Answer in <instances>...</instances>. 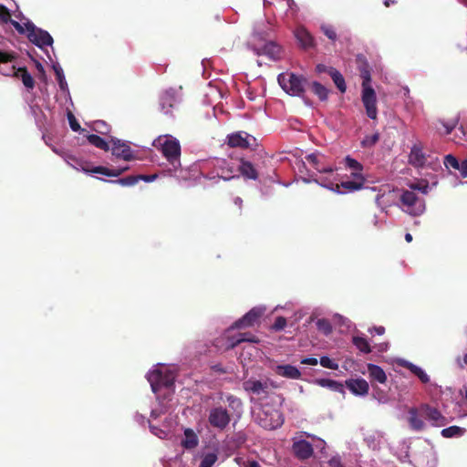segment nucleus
Wrapping results in <instances>:
<instances>
[{
    "instance_id": "obj_1",
    "label": "nucleus",
    "mask_w": 467,
    "mask_h": 467,
    "mask_svg": "<svg viewBox=\"0 0 467 467\" xmlns=\"http://www.w3.org/2000/svg\"><path fill=\"white\" fill-rule=\"evenodd\" d=\"M160 145V150L168 162L172 166L174 171L181 167V145L177 139L171 136L160 137L155 142L154 146Z\"/></svg>"
},
{
    "instance_id": "obj_2",
    "label": "nucleus",
    "mask_w": 467,
    "mask_h": 467,
    "mask_svg": "<svg viewBox=\"0 0 467 467\" xmlns=\"http://www.w3.org/2000/svg\"><path fill=\"white\" fill-rule=\"evenodd\" d=\"M351 176L353 178L352 181L342 182L340 184L336 183V189H334V183L328 181L327 178L319 177L314 181L321 186L333 190L337 192H341L340 188H343L345 192H350L362 189L366 182L364 176L358 172H351Z\"/></svg>"
},
{
    "instance_id": "obj_3",
    "label": "nucleus",
    "mask_w": 467,
    "mask_h": 467,
    "mask_svg": "<svg viewBox=\"0 0 467 467\" xmlns=\"http://www.w3.org/2000/svg\"><path fill=\"white\" fill-rule=\"evenodd\" d=\"M278 82L286 93L291 96L300 97L305 91L304 84L306 82V79L295 73H289L287 75L280 74L278 76Z\"/></svg>"
},
{
    "instance_id": "obj_4",
    "label": "nucleus",
    "mask_w": 467,
    "mask_h": 467,
    "mask_svg": "<svg viewBox=\"0 0 467 467\" xmlns=\"http://www.w3.org/2000/svg\"><path fill=\"white\" fill-rule=\"evenodd\" d=\"M400 202L406 207V212L413 216L420 215L425 210V203L414 192L404 191L400 195Z\"/></svg>"
},
{
    "instance_id": "obj_5",
    "label": "nucleus",
    "mask_w": 467,
    "mask_h": 467,
    "mask_svg": "<svg viewBox=\"0 0 467 467\" xmlns=\"http://www.w3.org/2000/svg\"><path fill=\"white\" fill-rule=\"evenodd\" d=\"M26 28L27 38L38 47L43 48L53 44V37L47 31L36 27L30 22L26 24Z\"/></svg>"
},
{
    "instance_id": "obj_6",
    "label": "nucleus",
    "mask_w": 467,
    "mask_h": 467,
    "mask_svg": "<svg viewBox=\"0 0 467 467\" xmlns=\"http://www.w3.org/2000/svg\"><path fill=\"white\" fill-rule=\"evenodd\" d=\"M231 421V416L228 410L223 407L213 408L208 415L210 425L220 431L224 430Z\"/></svg>"
},
{
    "instance_id": "obj_7",
    "label": "nucleus",
    "mask_w": 467,
    "mask_h": 467,
    "mask_svg": "<svg viewBox=\"0 0 467 467\" xmlns=\"http://www.w3.org/2000/svg\"><path fill=\"white\" fill-rule=\"evenodd\" d=\"M361 99L366 109L367 116L371 119H377V97L373 88H363Z\"/></svg>"
},
{
    "instance_id": "obj_8",
    "label": "nucleus",
    "mask_w": 467,
    "mask_h": 467,
    "mask_svg": "<svg viewBox=\"0 0 467 467\" xmlns=\"http://www.w3.org/2000/svg\"><path fill=\"white\" fill-rule=\"evenodd\" d=\"M255 138L245 131H236L227 136V145L231 148L248 149Z\"/></svg>"
},
{
    "instance_id": "obj_9",
    "label": "nucleus",
    "mask_w": 467,
    "mask_h": 467,
    "mask_svg": "<svg viewBox=\"0 0 467 467\" xmlns=\"http://www.w3.org/2000/svg\"><path fill=\"white\" fill-rule=\"evenodd\" d=\"M263 308L254 307L249 312H247L243 317L236 320L231 328L233 329H240L253 327L255 323L258 322L259 318L264 314Z\"/></svg>"
},
{
    "instance_id": "obj_10",
    "label": "nucleus",
    "mask_w": 467,
    "mask_h": 467,
    "mask_svg": "<svg viewBox=\"0 0 467 467\" xmlns=\"http://www.w3.org/2000/svg\"><path fill=\"white\" fill-rule=\"evenodd\" d=\"M0 72L5 76H15L20 78L24 86L28 89H33L35 87V80L25 67L16 68L15 66H12L6 71L0 69Z\"/></svg>"
},
{
    "instance_id": "obj_11",
    "label": "nucleus",
    "mask_w": 467,
    "mask_h": 467,
    "mask_svg": "<svg viewBox=\"0 0 467 467\" xmlns=\"http://www.w3.org/2000/svg\"><path fill=\"white\" fill-rule=\"evenodd\" d=\"M147 379L154 393H157L161 387L169 388L173 384L172 380L163 375L161 370H153L150 372Z\"/></svg>"
},
{
    "instance_id": "obj_12",
    "label": "nucleus",
    "mask_w": 467,
    "mask_h": 467,
    "mask_svg": "<svg viewBox=\"0 0 467 467\" xmlns=\"http://www.w3.org/2000/svg\"><path fill=\"white\" fill-rule=\"evenodd\" d=\"M110 143L111 152L114 156L125 161H130L133 158L131 149L127 143L116 138H111Z\"/></svg>"
},
{
    "instance_id": "obj_13",
    "label": "nucleus",
    "mask_w": 467,
    "mask_h": 467,
    "mask_svg": "<svg viewBox=\"0 0 467 467\" xmlns=\"http://www.w3.org/2000/svg\"><path fill=\"white\" fill-rule=\"evenodd\" d=\"M420 411L433 425L444 426L446 424V418L436 408L423 404L420 406Z\"/></svg>"
},
{
    "instance_id": "obj_14",
    "label": "nucleus",
    "mask_w": 467,
    "mask_h": 467,
    "mask_svg": "<svg viewBox=\"0 0 467 467\" xmlns=\"http://www.w3.org/2000/svg\"><path fill=\"white\" fill-rule=\"evenodd\" d=\"M265 418L259 417V424L264 429L274 430L280 427L284 422L282 414L278 410H274L269 415L265 413Z\"/></svg>"
},
{
    "instance_id": "obj_15",
    "label": "nucleus",
    "mask_w": 467,
    "mask_h": 467,
    "mask_svg": "<svg viewBox=\"0 0 467 467\" xmlns=\"http://www.w3.org/2000/svg\"><path fill=\"white\" fill-rule=\"evenodd\" d=\"M347 388L357 396H365L368 393L369 386L364 379H351L346 380Z\"/></svg>"
},
{
    "instance_id": "obj_16",
    "label": "nucleus",
    "mask_w": 467,
    "mask_h": 467,
    "mask_svg": "<svg viewBox=\"0 0 467 467\" xmlns=\"http://www.w3.org/2000/svg\"><path fill=\"white\" fill-rule=\"evenodd\" d=\"M293 452L298 459L306 460L312 456L314 451L310 442L301 440L294 442Z\"/></svg>"
},
{
    "instance_id": "obj_17",
    "label": "nucleus",
    "mask_w": 467,
    "mask_h": 467,
    "mask_svg": "<svg viewBox=\"0 0 467 467\" xmlns=\"http://www.w3.org/2000/svg\"><path fill=\"white\" fill-rule=\"evenodd\" d=\"M243 342L259 343V338L250 332L239 333L236 337H228L226 349H233Z\"/></svg>"
},
{
    "instance_id": "obj_18",
    "label": "nucleus",
    "mask_w": 467,
    "mask_h": 467,
    "mask_svg": "<svg viewBox=\"0 0 467 467\" xmlns=\"http://www.w3.org/2000/svg\"><path fill=\"white\" fill-rule=\"evenodd\" d=\"M243 388L245 391L251 392L255 395L267 394L268 385L267 382L250 379L243 382Z\"/></svg>"
},
{
    "instance_id": "obj_19",
    "label": "nucleus",
    "mask_w": 467,
    "mask_h": 467,
    "mask_svg": "<svg viewBox=\"0 0 467 467\" xmlns=\"http://www.w3.org/2000/svg\"><path fill=\"white\" fill-rule=\"evenodd\" d=\"M409 162L414 167H423L426 162L425 154L422 151V146L420 144H415L412 146L410 155H409Z\"/></svg>"
},
{
    "instance_id": "obj_20",
    "label": "nucleus",
    "mask_w": 467,
    "mask_h": 467,
    "mask_svg": "<svg viewBox=\"0 0 467 467\" xmlns=\"http://www.w3.org/2000/svg\"><path fill=\"white\" fill-rule=\"evenodd\" d=\"M176 102L175 92L173 89L165 90L160 97L161 110L164 114H169Z\"/></svg>"
},
{
    "instance_id": "obj_21",
    "label": "nucleus",
    "mask_w": 467,
    "mask_h": 467,
    "mask_svg": "<svg viewBox=\"0 0 467 467\" xmlns=\"http://www.w3.org/2000/svg\"><path fill=\"white\" fill-rule=\"evenodd\" d=\"M295 35L298 43L304 49L315 47L314 37L305 27L296 28Z\"/></svg>"
},
{
    "instance_id": "obj_22",
    "label": "nucleus",
    "mask_w": 467,
    "mask_h": 467,
    "mask_svg": "<svg viewBox=\"0 0 467 467\" xmlns=\"http://www.w3.org/2000/svg\"><path fill=\"white\" fill-rule=\"evenodd\" d=\"M275 373L286 379H298L301 378L299 369L292 365H278L275 368Z\"/></svg>"
},
{
    "instance_id": "obj_23",
    "label": "nucleus",
    "mask_w": 467,
    "mask_h": 467,
    "mask_svg": "<svg viewBox=\"0 0 467 467\" xmlns=\"http://www.w3.org/2000/svg\"><path fill=\"white\" fill-rule=\"evenodd\" d=\"M368 372L371 380L384 384L387 381V375L383 368L375 364H368Z\"/></svg>"
},
{
    "instance_id": "obj_24",
    "label": "nucleus",
    "mask_w": 467,
    "mask_h": 467,
    "mask_svg": "<svg viewBox=\"0 0 467 467\" xmlns=\"http://www.w3.org/2000/svg\"><path fill=\"white\" fill-rule=\"evenodd\" d=\"M199 443V440L195 432L192 429H186L184 431V439L181 444L187 450L194 449Z\"/></svg>"
},
{
    "instance_id": "obj_25",
    "label": "nucleus",
    "mask_w": 467,
    "mask_h": 467,
    "mask_svg": "<svg viewBox=\"0 0 467 467\" xmlns=\"http://www.w3.org/2000/svg\"><path fill=\"white\" fill-rule=\"evenodd\" d=\"M306 159L320 173H333L336 170L331 166L321 165L318 156L315 153L308 154Z\"/></svg>"
},
{
    "instance_id": "obj_26",
    "label": "nucleus",
    "mask_w": 467,
    "mask_h": 467,
    "mask_svg": "<svg viewBox=\"0 0 467 467\" xmlns=\"http://www.w3.org/2000/svg\"><path fill=\"white\" fill-rule=\"evenodd\" d=\"M327 74L331 77V78L333 79L335 85L339 89V91L341 93L346 92L347 86H346V82H345V79H344L342 74L334 67H329L327 69Z\"/></svg>"
},
{
    "instance_id": "obj_27",
    "label": "nucleus",
    "mask_w": 467,
    "mask_h": 467,
    "mask_svg": "<svg viewBox=\"0 0 467 467\" xmlns=\"http://www.w3.org/2000/svg\"><path fill=\"white\" fill-rule=\"evenodd\" d=\"M240 172L243 176L248 179L256 180L258 177V173L254 167V165L248 161H241V164L239 167Z\"/></svg>"
},
{
    "instance_id": "obj_28",
    "label": "nucleus",
    "mask_w": 467,
    "mask_h": 467,
    "mask_svg": "<svg viewBox=\"0 0 467 467\" xmlns=\"http://www.w3.org/2000/svg\"><path fill=\"white\" fill-rule=\"evenodd\" d=\"M317 383L320 387L330 389L333 391H337V392H339L342 394L345 393L343 384H341L340 382H338L337 380L330 379H317Z\"/></svg>"
},
{
    "instance_id": "obj_29",
    "label": "nucleus",
    "mask_w": 467,
    "mask_h": 467,
    "mask_svg": "<svg viewBox=\"0 0 467 467\" xmlns=\"http://www.w3.org/2000/svg\"><path fill=\"white\" fill-rule=\"evenodd\" d=\"M409 414H410L409 422H410V427L414 431H422L424 429L425 425H424L423 420L418 416L417 409L411 408L409 410Z\"/></svg>"
},
{
    "instance_id": "obj_30",
    "label": "nucleus",
    "mask_w": 467,
    "mask_h": 467,
    "mask_svg": "<svg viewBox=\"0 0 467 467\" xmlns=\"http://www.w3.org/2000/svg\"><path fill=\"white\" fill-rule=\"evenodd\" d=\"M88 141L98 149L109 151L110 150L109 143H108L103 138L96 134H89L87 137Z\"/></svg>"
},
{
    "instance_id": "obj_31",
    "label": "nucleus",
    "mask_w": 467,
    "mask_h": 467,
    "mask_svg": "<svg viewBox=\"0 0 467 467\" xmlns=\"http://www.w3.org/2000/svg\"><path fill=\"white\" fill-rule=\"evenodd\" d=\"M404 367L410 369L414 375H416L422 383H428L430 381V377L420 367L410 362H405Z\"/></svg>"
},
{
    "instance_id": "obj_32",
    "label": "nucleus",
    "mask_w": 467,
    "mask_h": 467,
    "mask_svg": "<svg viewBox=\"0 0 467 467\" xmlns=\"http://www.w3.org/2000/svg\"><path fill=\"white\" fill-rule=\"evenodd\" d=\"M352 342L360 352L365 354H368L371 352V348L367 338L357 336L353 337Z\"/></svg>"
},
{
    "instance_id": "obj_33",
    "label": "nucleus",
    "mask_w": 467,
    "mask_h": 467,
    "mask_svg": "<svg viewBox=\"0 0 467 467\" xmlns=\"http://www.w3.org/2000/svg\"><path fill=\"white\" fill-rule=\"evenodd\" d=\"M312 91L319 98L320 100L325 101L328 97V89L317 81L312 83Z\"/></svg>"
},
{
    "instance_id": "obj_34",
    "label": "nucleus",
    "mask_w": 467,
    "mask_h": 467,
    "mask_svg": "<svg viewBox=\"0 0 467 467\" xmlns=\"http://www.w3.org/2000/svg\"><path fill=\"white\" fill-rule=\"evenodd\" d=\"M53 69L55 71V75H56V78L58 82L60 89L62 91H67L68 90L67 83L66 81L63 69L61 68V67L59 65H54Z\"/></svg>"
},
{
    "instance_id": "obj_35",
    "label": "nucleus",
    "mask_w": 467,
    "mask_h": 467,
    "mask_svg": "<svg viewBox=\"0 0 467 467\" xmlns=\"http://www.w3.org/2000/svg\"><path fill=\"white\" fill-rule=\"evenodd\" d=\"M317 329L324 335L327 336L332 333L333 328L329 320L326 318H320L316 323Z\"/></svg>"
},
{
    "instance_id": "obj_36",
    "label": "nucleus",
    "mask_w": 467,
    "mask_h": 467,
    "mask_svg": "<svg viewBox=\"0 0 467 467\" xmlns=\"http://www.w3.org/2000/svg\"><path fill=\"white\" fill-rule=\"evenodd\" d=\"M464 432V430L458 426H451L441 431V435L445 438H452L455 436H461Z\"/></svg>"
},
{
    "instance_id": "obj_37",
    "label": "nucleus",
    "mask_w": 467,
    "mask_h": 467,
    "mask_svg": "<svg viewBox=\"0 0 467 467\" xmlns=\"http://www.w3.org/2000/svg\"><path fill=\"white\" fill-rule=\"evenodd\" d=\"M345 164L348 168L353 171L352 172L361 173L363 171V165L350 156H347L345 158Z\"/></svg>"
},
{
    "instance_id": "obj_38",
    "label": "nucleus",
    "mask_w": 467,
    "mask_h": 467,
    "mask_svg": "<svg viewBox=\"0 0 467 467\" xmlns=\"http://www.w3.org/2000/svg\"><path fill=\"white\" fill-rule=\"evenodd\" d=\"M379 140V133L376 132L371 135H367L361 141L363 148H371Z\"/></svg>"
},
{
    "instance_id": "obj_39",
    "label": "nucleus",
    "mask_w": 467,
    "mask_h": 467,
    "mask_svg": "<svg viewBox=\"0 0 467 467\" xmlns=\"http://www.w3.org/2000/svg\"><path fill=\"white\" fill-rule=\"evenodd\" d=\"M112 182L118 183L121 186H133L139 182V177L130 175L124 178L118 179L116 181H112Z\"/></svg>"
},
{
    "instance_id": "obj_40",
    "label": "nucleus",
    "mask_w": 467,
    "mask_h": 467,
    "mask_svg": "<svg viewBox=\"0 0 467 467\" xmlns=\"http://www.w3.org/2000/svg\"><path fill=\"white\" fill-rule=\"evenodd\" d=\"M218 457L214 452L207 453L203 456L199 467H213L216 462Z\"/></svg>"
},
{
    "instance_id": "obj_41",
    "label": "nucleus",
    "mask_w": 467,
    "mask_h": 467,
    "mask_svg": "<svg viewBox=\"0 0 467 467\" xmlns=\"http://www.w3.org/2000/svg\"><path fill=\"white\" fill-rule=\"evenodd\" d=\"M265 50L274 59H276L280 55V47L272 42L265 46Z\"/></svg>"
},
{
    "instance_id": "obj_42",
    "label": "nucleus",
    "mask_w": 467,
    "mask_h": 467,
    "mask_svg": "<svg viewBox=\"0 0 467 467\" xmlns=\"http://www.w3.org/2000/svg\"><path fill=\"white\" fill-rule=\"evenodd\" d=\"M444 165L446 168H453L460 171L461 162L451 154H448L444 158Z\"/></svg>"
},
{
    "instance_id": "obj_43",
    "label": "nucleus",
    "mask_w": 467,
    "mask_h": 467,
    "mask_svg": "<svg viewBox=\"0 0 467 467\" xmlns=\"http://www.w3.org/2000/svg\"><path fill=\"white\" fill-rule=\"evenodd\" d=\"M319 362H320V365L326 368H330V369H335V370L338 368V364L337 362H335L334 360H332L327 356L321 357Z\"/></svg>"
},
{
    "instance_id": "obj_44",
    "label": "nucleus",
    "mask_w": 467,
    "mask_h": 467,
    "mask_svg": "<svg viewBox=\"0 0 467 467\" xmlns=\"http://www.w3.org/2000/svg\"><path fill=\"white\" fill-rule=\"evenodd\" d=\"M16 55L12 52L0 51V66L8 64L16 59Z\"/></svg>"
},
{
    "instance_id": "obj_45",
    "label": "nucleus",
    "mask_w": 467,
    "mask_h": 467,
    "mask_svg": "<svg viewBox=\"0 0 467 467\" xmlns=\"http://www.w3.org/2000/svg\"><path fill=\"white\" fill-rule=\"evenodd\" d=\"M360 77L362 78V89L365 88H372L370 86L371 76L368 69L363 68L361 70Z\"/></svg>"
},
{
    "instance_id": "obj_46",
    "label": "nucleus",
    "mask_w": 467,
    "mask_h": 467,
    "mask_svg": "<svg viewBox=\"0 0 467 467\" xmlns=\"http://www.w3.org/2000/svg\"><path fill=\"white\" fill-rule=\"evenodd\" d=\"M322 32L325 34V36L329 38L332 41H335L337 39V33L333 26H321Z\"/></svg>"
},
{
    "instance_id": "obj_47",
    "label": "nucleus",
    "mask_w": 467,
    "mask_h": 467,
    "mask_svg": "<svg viewBox=\"0 0 467 467\" xmlns=\"http://www.w3.org/2000/svg\"><path fill=\"white\" fill-rule=\"evenodd\" d=\"M0 21L5 24L11 21L10 11L3 5H0Z\"/></svg>"
},
{
    "instance_id": "obj_48",
    "label": "nucleus",
    "mask_w": 467,
    "mask_h": 467,
    "mask_svg": "<svg viewBox=\"0 0 467 467\" xmlns=\"http://www.w3.org/2000/svg\"><path fill=\"white\" fill-rule=\"evenodd\" d=\"M226 400L229 406L233 409H240L242 407V401L239 398L234 395H228Z\"/></svg>"
},
{
    "instance_id": "obj_49",
    "label": "nucleus",
    "mask_w": 467,
    "mask_h": 467,
    "mask_svg": "<svg viewBox=\"0 0 467 467\" xmlns=\"http://www.w3.org/2000/svg\"><path fill=\"white\" fill-rule=\"evenodd\" d=\"M67 119H68L69 126L72 130L79 131L81 130L79 123L78 122L77 119L75 118V116L72 112L67 113Z\"/></svg>"
},
{
    "instance_id": "obj_50",
    "label": "nucleus",
    "mask_w": 467,
    "mask_h": 467,
    "mask_svg": "<svg viewBox=\"0 0 467 467\" xmlns=\"http://www.w3.org/2000/svg\"><path fill=\"white\" fill-rule=\"evenodd\" d=\"M286 326V319L284 317H277L275 320V323L272 328L275 331H280L284 329Z\"/></svg>"
},
{
    "instance_id": "obj_51",
    "label": "nucleus",
    "mask_w": 467,
    "mask_h": 467,
    "mask_svg": "<svg viewBox=\"0 0 467 467\" xmlns=\"http://www.w3.org/2000/svg\"><path fill=\"white\" fill-rule=\"evenodd\" d=\"M88 171L111 177L110 169H109L107 167H103V166L94 167L93 169L89 170Z\"/></svg>"
},
{
    "instance_id": "obj_52",
    "label": "nucleus",
    "mask_w": 467,
    "mask_h": 467,
    "mask_svg": "<svg viewBox=\"0 0 467 467\" xmlns=\"http://www.w3.org/2000/svg\"><path fill=\"white\" fill-rule=\"evenodd\" d=\"M301 363L305 365L316 366L317 365L318 361L316 358H305L301 360Z\"/></svg>"
},
{
    "instance_id": "obj_53",
    "label": "nucleus",
    "mask_w": 467,
    "mask_h": 467,
    "mask_svg": "<svg viewBox=\"0 0 467 467\" xmlns=\"http://www.w3.org/2000/svg\"><path fill=\"white\" fill-rule=\"evenodd\" d=\"M460 173L462 177H467V160H464L461 162Z\"/></svg>"
},
{
    "instance_id": "obj_54",
    "label": "nucleus",
    "mask_w": 467,
    "mask_h": 467,
    "mask_svg": "<svg viewBox=\"0 0 467 467\" xmlns=\"http://www.w3.org/2000/svg\"><path fill=\"white\" fill-rule=\"evenodd\" d=\"M10 23L16 29V31L19 32L20 34H24L26 31V29L25 30L23 26L20 23H18L17 21L11 20Z\"/></svg>"
},
{
    "instance_id": "obj_55",
    "label": "nucleus",
    "mask_w": 467,
    "mask_h": 467,
    "mask_svg": "<svg viewBox=\"0 0 467 467\" xmlns=\"http://www.w3.org/2000/svg\"><path fill=\"white\" fill-rule=\"evenodd\" d=\"M329 466L330 467H344L343 464L341 463L340 460L336 457L332 458L329 461Z\"/></svg>"
},
{
    "instance_id": "obj_56",
    "label": "nucleus",
    "mask_w": 467,
    "mask_h": 467,
    "mask_svg": "<svg viewBox=\"0 0 467 467\" xmlns=\"http://www.w3.org/2000/svg\"><path fill=\"white\" fill-rule=\"evenodd\" d=\"M97 125V130L101 132V133H105L106 131L103 130L102 129L104 128L107 131L109 130V128H108V125L103 122V121H99L96 123Z\"/></svg>"
},
{
    "instance_id": "obj_57",
    "label": "nucleus",
    "mask_w": 467,
    "mask_h": 467,
    "mask_svg": "<svg viewBox=\"0 0 467 467\" xmlns=\"http://www.w3.org/2000/svg\"><path fill=\"white\" fill-rule=\"evenodd\" d=\"M330 67H327L326 65H323V64H318L316 67L317 71L318 73H327V69L329 68Z\"/></svg>"
},
{
    "instance_id": "obj_58",
    "label": "nucleus",
    "mask_w": 467,
    "mask_h": 467,
    "mask_svg": "<svg viewBox=\"0 0 467 467\" xmlns=\"http://www.w3.org/2000/svg\"><path fill=\"white\" fill-rule=\"evenodd\" d=\"M428 188H429V186L427 184L422 187L418 184L411 185V189H418V190L421 191L423 193H427Z\"/></svg>"
},
{
    "instance_id": "obj_59",
    "label": "nucleus",
    "mask_w": 467,
    "mask_h": 467,
    "mask_svg": "<svg viewBox=\"0 0 467 467\" xmlns=\"http://www.w3.org/2000/svg\"><path fill=\"white\" fill-rule=\"evenodd\" d=\"M111 171V177H119L123 173V170H119V168L116 169H110Z\"/></svg>"
},
{
    "instance_id": "obj_60",
    "label": "nucleus",
    "mask_w": 467,
    "mask_h": 467,
    "mask_svg": "<svg viewBox=\"0 0 467 467\" xmlns=\"http://www.w3.org/2000/svg\"><path fill=\"white\" fill-rule=\"evenodd\" d=\"M137 177H139V181L140 180H143L145 182H151L156 176L155 175H152V176H149V175H138Z\"/></svg>"
},
{
    "instance_id": "obj_61",
    "label": "nucleus",
    "mask_w": 467,
    "mask_h": 467,
    "mask_svg": "<svg viewBox=\"0 0 467 467\" xmlns=\"http://www.w3.org/2000/svg\"><path fill=\"white\" fill-rule=\"evenodd\" d=\"M373 330L378 334V335H383L385 333V327H373Z\"/></svg>"
},
{
    "instance_id": "obj_62",
    "label": "nucleus",
    "mask_w": 467,
    "mask_h": 467,
    "mask_svg": "<svg viewBox=\"0 0 467 467\" xmlns=\"http://www.w3.org/2000/svg\"><path fill=\"white\" fill-rule=\"evenodd\" d=\"M36 67L37 68V70H38L41 74L45 75V68H44L43 65H42L40 62L36 61Z\"/></svg>"
},
{
    "instance_id": "obj_63",
    "label": "nucleus",
    "mask_w": 467,
    "mask_h": 467,
    "mask_svg": "<svg viewBox=\"0 0 467 467\" xmlns=\"http://www.w3.org/2000/svg\"><path fill=\"white\" fill-rule=\"evenodd\" d=\"M444 127H445V129H446V131H445L446 135L451 134V132L452 131V130L455 128V126H454V125H451V124H445V125H444Z\"/></svg>"
},
{
    "instance_id": "obj_64",
    "label": "nucleus",
    "mask_w": 467,
    "mask_h": 467,
    "mask_svg": "<svg viewBox=\"0 0 467 467\" xmlns=\"http://www.w3.org/2000/svg\"><path fill=\"white\" fill-rule=\"evenodd\" d=\"M247 467H261V466L257 462L253 461V462H249Z\"/></svg>"
}]
</instances>
